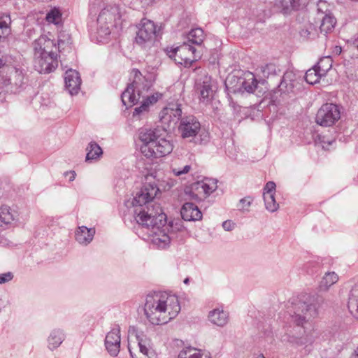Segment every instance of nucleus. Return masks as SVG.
Segmentation results:
<instances>
[{"instance_id":"1","label":"nucleus","mask_w":358,"mask_h":358,"mask_svg":"<svg viewBox=\"0 0 358 358\" xmlns=\"http://www.w3.org/2000/svg\"><path fill=\"white\" fill-rule=\"evenodd\" d=\"M136 213V222L138 227L145 231L150 242L158 248L167 247L172 238V233L169 231L171 226L166 224V215L161 206H155L152 213L140 209Z\"/></svg>"},{"instance_id":"2","label":"nucleus","mask_w":358,"mask_h":358,"mask_svg":"<svg viewBox=\"0 0 358 358\" xmlns=\"http://www.w3.org/2000/svg\"><path fill=\"white\" fill-rule=\"evenodd\" d=\"M180 310L178 298L166 293H154L146 296L145 315L155 325H162L175 318Z\"/></svg>"},{"instance_id":"3","label":"nucleus","mask_w":358,"mask_h":358,"mask_svg":"<svg viewBox=\"0 0 358 358\" xmlns=\"http://www.w3.org/2000/svg\"><path fill=\"white\" fill-rule=\"evenodd\" d=\"M324 303V299L319 295H309L304 301L292 302L287 308L290 322L302 327L305 333V324L309 320L318 316Z\"/></svg>"},{"instance_id":"4","label":"nucleus","mask_w":358,"mask_h":358,"mask_svg":"<svg viewBox=\"0 0 358 358\" xmlns=\"http://www.w3.org/2000/svg\"><path fill=\"white\" fill-rule=\"evenodd\" d=\"M131 76L133 78L132 83L127 86L121 96L122 102L124 106H132L140 101L141 97H143V101L147 102L150 106L162 97V94L158 92L144 96L143 93L148 92L150 85L138 69H134L131 72Z\"/></svg>"},{"instance_id":"5","label":"nucleus","mask_w":358,"mask_h":358,"mask_svg":"<svg viewBox=\"0 0 358 358\" xmlns=\"http://www.w3.org/2000/svg\"><path fill=\"white\" fill-rule=\"evenodd\" d=\"M159 192V187L154 183H145L139 192H138L132 201L134 209V217L136 220L137 214L136 211L143 210L144 212L152 210L155 206H159L156 203L152 204L153 199L156 197Z\"/></svg>"},{"instance_id":"6","label":"nucleus","mask_w":358,"mask_h":358,"mask_svg":"<svg viewBox=\"0 0 358 358\" xmlns=\"http://www.w3.org/2000/svg\"><path fill=\"white\" fill-rule=\"evenodd\" d=\"M157 34L155 24L150 20L143 19L139 24L135 42L143 48H149L154 44Z\"/></svg>"},{"instance_id":"7","label":"nucleus","mask_w":358,"mask_h":358,"mask_svg":"<svg viewBox=\"0 0 358 358\" xmlns=\"http://www.w3.org/2000/svg\"><path fill=\"white\" fill-rule=\"evenodd\" d=\"M217 182L215 179L206 178L202 180L192 183L185 192L192 199L202 201L217 189Z\"/></svg>"},{"instance_id":"8","label":"nucleus","mask_w":358,"mask_h":358,"mask_svg":"<svg viewBox=\"0 0 358 358\" xmlns=\"http://www.w3.org/2000/svg\"><path fill=\"white\" fill-rule=\"evenodd\" d=\"M341 114L340 106L327 103L317 110L315 122L322 127H331L340 120Z\"/></svg>"},{"instance_id":"9","label":"nucleus","mask_w":358,"mask_h":358,"mask_svg":"<svg viewBox=\"0 0 358 358\" xmlns=\"http://www.w3.org/2000/svg\"><path fill=\"white\" fill-rule=\"evenodd\" d=\"M173 149V143L159 136L151 147H141V151L147 158H157L170 154Z\"/></svg>"},{"instance_id":"10","label":"nucleus","mask_w":358,"mask_h":358,"mask_svg":"<svg viewBox=\"0 0 358 358\" xmlns=\"http://www.w3.org/2000/svg\"><path fill=\"white\" fill-rule=\"evenodd\" d=\"M196 49L190 45L184 43L182 45L171 49L168 52L170 58L185 66H190L195 60L194 53Z\"/></svg>"},{"instance_id":"11","label":"nucleus","mask_w":358,"mask_h":358,"mask_svg":"<svg viewBox=\"0 0 358 358\" xmlns=\"http://www.w3.org/2000/svg\"><path fill=\"white\" fill-rule=\"evenodd\" d=\"M34 66L40 73H49L58 66L57 52L54 54H34Z\"/></svg>"},{"instance_id":"12","label":"nucleus","mask_w":358,"mask_h":358,"mask_svg":"<svg viewBox=\"0 0 358 358\" xmlns=\"http://www.w3.org/2000/svg\"><path fill=\"white\" fill-rule=\"evenodd\" d=\"M178 130L182 138H192L201 131V124L194 116H185L180 119Z\"/></svg>"},{"instance_id":"13","label":"nucleus","mask_w":358,"mask_h":358,"mask_svg":"<svg viewBox=\"0 0 358 358\" xmlns=\"http://www.w3.org/2000/svg\"><path fill=\"white\" fill-rule=\"evenodd\" d=\"M0 74L3 80H7L8 85H14L16 87H20L24 80V73L21 69H18L13 66L5 64L3 60L0 58Z\"/></svg>"},{"instance_id":"14","label":"nucleus","mask_w":358,"mask_h":358,"mask_svg":"<svg viewBox=\"0 0 358 358\" xmlns=\"http://www.w3.org/2000/svg\"><path fill=\"white\" fill-rule=\"evenodd\" d=\"M138 348V354H135L132 350V347L129 345V351L132 358H156V355L150 347V341L143 331L136 332L135 334Z\"/></svg>"},{"instance_id":"15","label":"nucleus","mask_w":358,"mask_h":358,"mask_svg":"<svg viewBox=\"0 0 358 358\" xmlns=\"http://www.w3.org/2000/svg\"><path fill=\"white\" fill-rule=\"evenodd\" d=\"M34 54H54L57 52L59 48L55 41L46 35H42L33 43Z\"/></svg>"},{"instance_id":"16","label":"nucleus","mask_w":358,"mask_h":358,"mask_svg":"<svg viewBox=\"0 0 358 358\" xmlns=\"http://www.w3.org/2000/svg\"><path fill=\"white\" fill-rule=\"evenodd\" d=\"M182 113L180 105L177 103H171L162 110L160 113L161 120L164 123L175 122L182 118Z\"/></svg>"},{"instance_id":"17","label":"nucleus","mask_w":358,"mask_h":358,"mask_svg":"<svg viewBox=\"0 0 358 358\" xmlns=\"http://www.w3.org/2000/svg\"><path fill=\"white\" fill-rule=\"evenodd\" d=\"M105 345L112 356H117L120 348V335L118 329H113L106 336Z\"/></svg>"},{"instance_id":"18","label":"nucleus","mask_w":358,"mask_h":358,"mask_svg":"<svg viewBox=\"0 0 358 358\" xmlns=\"http://www.w3.org/2000/svg\"><path fill=\"white\" fill-rule=\"evenodd\" d=\"M65 86L69 92L71 94H76L80 90L81 79L78 71L69 69L65 73Z\"/></svg>"},{"instance_id":"19","label":"nucleus","mask_w":358,"mask_h":358,"mask_svg":"<svg viewBox=\"0 0 358 358\" xmlns=\"http://www.w3.org/2000/svg\"><path fill=\"white\" fill-rule=\"evenodd\" d=\"M238 90L242 92L253 93L258 88V81L253 73L248 72L245 73L244 77L238 79Z\"/></svg>"},{"instance_id":"20","label":"nucleus","mask_w":358,"mask_h":358,"mask_svg":"<svg viewBox=\"0 0 358 358\" xmlns=\"http://www.w3.org/2000/svg\"><path fill=\"white\" fill-rule=\"evenodd\" d=\"M120 17L121 14L120 8L118 6H114L103 9L99 15L97 22L99 24L106 22L107 24H112L113 22H115L117 20H120Z\"/></svg>"},{"instance_id":"21","label":"nucleus","mask_w":358,"mask_h":358,"mask_svg":"<svg viewBox=\"0 0 358 358\" xmlns=\"http://www.w3.org/2000/svg\"><path fill=\"white\" fill-rule=\"evenodd\" d=\"M180 213L182 219L186 221L199 220L202 217V213L199 208L195 204L189 202L183 204Z\"/></svg>"},{"instance_id":"22","label":"nucleus","mask_w":358,"mask_h":358,"mask_svg":"<svg viewBox=\"0 0 358 358\" xmlns=\"http://www.w3.org/2000/svg\"><path fill=\"white\" fill-rule=\"evenodd\" d=\"M94 234V228H87L85 226H81L78 227L76 229L75 237L79 244L87 245L92 241Z\"/></svg>"},{"instance_id":"23","label":"nucleus","mask_w":358,"mask_h":358,"mask_svg":"<svg viewBox=\"0 0 358 358\" xmlns=\"http://www.w3.org/2000/svg\"><path fill=\"white\" fill-rule=\"evenodd\" d=\"M208 318L214 324L223 327L228 322L229 314L222 309L216 308L209 313Z\"/></svg>"},{"instance_id":"24","label":"nucleus","mask_w":358,"mask_h":358,"mask_svg":"<svg viewBox=\"0 0 358 358\" xmlns=\"http://www.w3.org/2000/svg\"><path fill=\"white\" fill-rule=\"evenodd\" d=\"M158 136L154 130L141 129L139 131V139L143 143L141 147H151Z\"/></svg>"},{"instance_id":"25","label":"nucleus","mask_w":358,"mask_h":358,"mask_svg":"<svg viewBox=\"0 0 358 358\" xmlns=\"http://www.w3.org/2000/svg\"><path fill=\"white\" fill-rule=\"evenodd\" d=\"M348 307L350 313L358 319V284L355 285L350 291Z\"/></svg>"},{"instance_id":"26","label":"nucleus","mask_w":358,"mask_h":358,"mask_svg":"<svg viewBox=\"0 0 358 358\" xmlns=\"http://www.w3.org/2000/svg\"><path fill=\"white\" fill-rule=\"evenodd\" d=\"M17 217V213L7 206L0 208V227L10 224Z\"/></svg>"},{"instance_id":"27","label":"nucleus","mask_w":358,"mask_h":358,"mask_svg":"<svg viewBox=\"0 0 358 358\" xmlns=\"http://www.w3.org/2000/svg\"><path fill=\"white\" fill-rule=\"evenodd\" d=\"M178 358H211L209 353H205L194 348L182 349L178 355Z\"/></svg>"},{"instance_id":"28","label":"nucleus","mask_w":358,"mask_h":358,"mask_svg":"<svg viewBox=\"0 0 358 358\" xmlns=\"http://www.w3.org/2000/svg\"><path fill=\"white\" fill-rule=\"evenodd\" d=\"M86 161H93L99 159L103 154L101 148L94 141L89 143L86 148Z\"/></svg>"},{"instance_id":"29","label":"nucleus","mask_w":358,"mask_h":358,"mask_svg":"<svg viewBox=\"0 0 358 358\" xmlns=\"http://www.w3.org/2000/svg\"><path fill=\"white\" fill-rule=\"evenodd\" d=\"M274 6L285 15L290 14L292 11L299 10V8L291 0H276Z\"/></svg>"},{"instance_id":"30","label":"nucleus","mask_w":358,"mask_h":358,"mask_svg":"<svg viewBox=\"0 0 358 358\" xmlns=\"http://www.w3.org/2000/svg\"><path fill=\"white\" fill-rule=\"evenodd\" d=\"M338 280V275L334 271L327 272L323 276L320 283V289L322 291H328L331 286Z\"/></svg>"},{"instance_id":"31","label":"nucleus","mask_w":358,"mask_h":358,"mask_svg":"<svg viewBox=\"0 0 358 358\" xmlns=\"http://www.w3.org/2000/svg\"><path fill=\"white\" fill-rule=\"evenodd\" d=\"M64 339V333L59 329L53 330L48 337V348L54 350L58 348Z\"/></svg>"},{"instance_id":"32","label":"nucleus","mask_w":358,"mask_h":358,"mask_svg":"<svg viewBox=\"0 0 358 358\" xmlns=\"http://www.w3.org/2000/svg\"><path fill=\"white\" fill-rule=\"evenodd\" d=\"M199 89L200 91L201 99L203 101L208 100L210 96L213 94L210 78L206 76L202 84L199 85Z\"/></svg>"},{"instance_id":"33","label":"nucleus","mask_w":358,"mask_h":358,"mask_svg":"<svg viewBox=\"0 0 358 358\" xmlns=\"http://www.w3.org/2000/svg\"><path fill=\"white\" fill-rule=\"evenodd\" d=\"M204 38V32L201 28L192 29L187 35L188 41L196 45H201Z\"/></svg>"},{"instance_id":"34","label":"nucleus","mask_w":358,"mask_h":358,"mask_svg":"<svg viewBox=\"0 0 358 358\" xmlns=\"http://www.w3.org/2000/svg\"><path fill=\"white\" fill-rule=\"evenodd\" d=\"M319 71L320 75L326 76L327 72L331 69L332 59L331 57H324L321 58L317 64L314 66Z\"/></svg>"},{"instance_id":"35","label":"nucleus","mask_w":358,"mask_h":358,"mask_svg":"<svg viewBox=\"0 0 358 358\" xmlns=\"http://www.w3.org/2000/svg\"><path fill=\"white\" fill-rule=\"evenodd\" d=\"M336 24V20L334 17L326 15L323 17L320 30L322 33H324V34L331 31L334 28Z\"/></svg>"},{"instance_id":"36","label":"nucleus","mask_w":358,"mask_h":358,"mask_svg":"<svg viewBox=\"0 0 358 358\" xmlns=\"http://www.w3.org/2000/svg\"><path fill=\"white\" fill-rule=\"evenodd\" d=\"M300 36L305 40H313L317 37L318 31L313 24H309L300 31Z\"/></svg>"},{"instance_id":"37","label":"nucleus","mask_w":358,"mask_h":358,"mask_svg":"<svg viewBox=\"0 0 358 358\" xmlns=\"http://www.w3.org/2000/svg\"><path fill=\"white\" fill-rule=\"evenodd\" d=\"M319 73V71H317V68L315 66L308 69L305 75L306 81L310 85H314L318 83L320 78L324 76L323 75H320Z\"/></svg>"},{"instance_id":"38","label":"nucleus","mask_w":358,"mask_h":358,"mask_svg":"<svg viewBox=\"0 0 358 358\" xmlns=\"http://www.w3.org/2000/svg\"><path fill=\"white\" fill-rule=\"evenodd\" d=\"M263 196L266 208L268 211L273 213L278 209L279 205L275 201L274 194H270V193H264Z\"/></svg>"},{"instance_id":"39","label":"nucleus","mask_w":358,"mask_h":358,"mask_svg":"<svg viewBox=\"0 0 358 358\" xmlns=\"http://www.w3.org/2000/svg\"><path fill=\"white\" fill-rule=\"evenodd\" d=\"M61 17L62 14L60 11L57 8H54L48 13L46 15V20L49 23H54L57 24L60 22Z\"/></svg>"},{"instance_id":"40","label":"nucleus","mask_w":358,"mask_h":358,"mask_svg":"<svg viewBox=\"0 0 358 358\" xmlns=\"http://www.w3.org/2000/svg\"><path fill=\"white\" fill-rule=\"evenodd\" d=\"M348 48L352 56L358 57V35L355 36L348 41Z\"/></svg>"},{"instance_id":"41","label":"nucleus","mask_w":358,"mask_h":358,"mask_svg":"<svg viewBox=\"0 0 358 358\" xmlns=\"http://www.w3.org/2000/svg\"><path fill=\"white\" fill-rule=\"evenodd\" d=\"M177 183L176 180L167 178L160 181L159 185L164 191H169Z\"/></svg>"},{"instance_id":"42","label":"nucleus","mask_w":358,"mask_h":358,"mask_svg":"<svg viewBox=\"0 0 358 358\" xmlns=\"http://www.w3.org/2000/svg\"><path fill=\"white\" fill-rule=\"evenodd\" d=\"M287 341L290 343L296 345H302L306 344L308 341V337L301 336H289Z\"/></svg>"},{"instance_id":"43","label":"nucleus","mask_w":358,"mask_h":358,"mask_svg":"<svg viewBox=\"0 0 358 358\" xmlns=\"http://www.w3.org/2000/svg\"><path fill=\"white\" fill-rule=\"evenodd\" d=\"M252 200L250 197L241 199L238 205V210L243 212L249 211V208L252 203Z\"/></svg>"},{"instance_id":"44","label":"nucleus","mask_w":358,"mask_h":358,"mask_svg":"<svg viewBox=\"0 0 358 358\" xmlns=\"http://www.w3.org/2000/svg\"><path fill=\"white\" fill-rule=\"evenodd\" d=\"M191 170V166L185 165L182 168L172 167V172L176 176H180L187 174Z\"/></svg>"},{"instance_id":"45","label":"nucleus","mask_w":358,"mask_h":358,"mask_svg":"<svg viewBox=\"0 0 358 358\" xmlns=\"http://www.w3.org/2000/svg\"><path fill=\"white\" fill-rule=\"evenodd\" d=\"M149 108L147 102L141 101V105L139 107H136L133 113V117L138 116L141 113L146 112Z\"/></svg>"},{"instance_id":"46","label":"nucleus","mask_w":358,"mask_h":358,"mask_svg":"<svg viewBox=\"0 0 358 358\" xmlns=\"http://www.w3.org/2000/svg\"><path fill=\"white\" fill-rule=\"evenodd\" d=\"M275 184L274 182H268L264 189V193H270V194H275Z\"/></svg>"},{"instance_id":"47","label":"nucleus","mask_w":358,"mask_h":358,"mask_svg":"<svg viewBox=\"0 0 358 358\" xmlns=\"http://www.w3.org/2000/svg\"><path fill=\"white\" fill-rule=\"evenodd\" d=\"M13 278V274L11 272H7L0 274V284H3L10 281Z\"/></svg>"},{"instance_id":"48","label":"nucleus","mask_w":358,"mask_h":358,"mask_svg":"<svg viewBox=\"0 0 358 358\" xmlns=\"http://www.w3.org/2000/svg\"><path fill=\"white\" fill-rule=\"evenodd\" d=\"M234 226L235 224L231 220H227L222 223V227L224 228V229L229 231L233 230Z\"/></svg>"},{"instance_id":"49","label":"nucleus","mask_w":358,"mask_h":358,"mask_svg":"<svg viewBox=\"0 0 358 358\" xmlns=\"http://www.w3.org/2000/svg\"><path fill=\"white\" fill-rule=\"evenodd\" d=\"M65 176H69V181H73L76 177V173L74 171L66 172Z\"/></svg>"},{"instance_id":"50","label":"nucleus","mask_w":358,"mask_h":358,"mask_svg":"<svg viewBox=\"0 0 358 358\" xmlns=\"http://www.w3.org/2000/svg\"><path fill=\"white\" fill-rule=\"evenodd\" d=\"M102 32H103V34H104V35H106H106H109V34H110V29H109V27L108 26L107 27H106L105 29H103L102 30Z\"/></svg>"},{"instance_id":"51","label":"nucleus","mask_w":358,"mask_h":358,"mask_svg":"<svg viewBox=\"0 0 358 358\" xmlns=\"http://www.w3.org/2000/svg\"><path fill=\"white\" fill-rule=\"evenodd\" d=\"M333 142H334V141H327V142H326V141H323V143H324V144L322 145V147L324 148H326V145H325V144H326V143H327V145H331Z\"/></svg>"},{"instance_id":"52","label":"nucleus","mask_w":358,"mask_h":358,"mask_svg":"<svg viewBox=\"0 0 358 358\" xmlns=\"http://www.w3.org/2000/svg\"><path fill=\"white\" fill-rule=\"evenodd\" d=\"M292 3H294L296 6L299 8L300 7V0H291Z\"/></svg>"},{"instance_id":"53","label":"nucleus","mask_w":358,"mask_h":358,"mask_svg":"<svg viewBox=\"0 0 358 358\" xmlns=\"http://www.w3.org/2000/svg\"><path fill=\"white\" fill-rule=\"evenodd\" d=\"M188 282H189V279H188V278H186V279L184 280V283L187 284Z\"/></svg>"},{"instance_id":"54","label":"nucleus","mask_w":358,"mask_h":358,"mask_svg":"<svg viewBox=\"0 0 358 358\" xmlns=\"http://www.w3.org/2000/svg\"><path fill=\"white\" fill-rule=\"evenodd\" d=\"M204 136H205V138L206 137H208V134L207 133H203Z\"/></svg>"},{"instance_id":"55","label":"nucleus","mask_w":358,"mask_h":358,"mask_svg":"<svg viewBox=\"0 0 358 358\" xmlns=\"http://www.w3.org/2000/svg\"><path fill=\"white\" fill-rule=\"evenodd\" d=\"M355 358H358V352L355 355Z\"/></svg>"}]
</instances>
